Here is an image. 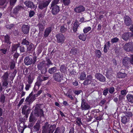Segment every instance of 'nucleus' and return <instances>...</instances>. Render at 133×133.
Wrapping results in <instances>:
<instances>
[{
  "mask_svg": "<svg viewBox=\"0 0 133 133\" xmlns=\"http://www.w3.org/2000/svg\"><path fill=\"white\" fill-rule=\"evenodd\" d=\"M55 126L51 125L46 122L42 127V133H53L55 130Z\"/></svg>",
  "mask_w": 133,
  "mask_h": 133,
  "instance_id": "f257e3e1",
  "label": "nucleus"
},
{
  "mask_svg": "<svg viewBox=\"0 0 133 133\" xmlns=\"http://www.w3.org/2000/svg\"><path fill=\"white\" fill-rule=\"evenodd\" d=\"M36 57H34L32 59V56H31L26 57L24 60L25 64L26 65H29L32 63L34 64L36 61Z\"/></svg>",
  "mask_w": 133,
  "mask_h": 133,
  "instance_id": "f03ea898",
  "label": "nucleus"
},
{
  "mask_svg": "<svg viewBox=\"0 0 133 133\" xmlns=\"http://www.w3.org/2000/svg\"><path fill=\"white\" fill-rule=\"evenodd\" d=\"M9 74L8 72L7 71L4 72V74L1 77V80L3 87H6L8 85L9 83L8 80L9 79Z\"/></svg>",
  "mask_w": 133,
  "mask_h": 133,
  "instance_id": "7ed1b4c3",
  "label": "nucleus"
},
{
  "mask_svg": "<svg viewBox=\"0 0 133 133\" xmlns=\"http://www.w3.org/2000/svg\"><path fill=\"white\" fill-rule=\"evenodd\" d=\"M40 105H37L35 108L34 114L37 117H44L43 112L41 108Z\"/></svg>",
  "mask_w": 133,
  "mask_h": 133,
  "instance_id": "20e7f679",
  "label": "nucleus"
},
{
  "mask_svg": "<svg viewBox=\"0 0 133 133\" xmlns=\"http://www.w3.org/2000/svg\"><path fill=\"white\" fill-rule=\"evenodd\" d=\"M24 9V8L23 7L20 5H17L13 9L12 12H11V17H14V15H16L18 14L19 11Z\"/></svg>",
  "mask_w": 133,
  "mask_h": 133,
  "instance_id": "39448f33",
  "label": "nucleus"
},
{
  "mask_svg": "<svg viewBox=\"0 0 133 133\" xmlns=\"http://www.w3.org/2000/svg\"><path fill=\"white\" fill-rule=\"evenodd\" d=\"M63 77L62 74L60 72L54 73L53 76V77L54 80L58 82H60L63 80Z\"/></svg>",
  "mask_w": 133,
  "mask_h": 133,
  "instance_id": "423d86ee",
  "label": "nucleus"
},
{
  "mask_svg": "<svg viewBox=\"0 0 133 133\" xmlns=\"http://www.w3.org/2000/svg\"><path fill=\"white\" fill-rule=\"evenodd\" d=\"M32 92L26 98L25 101L27 104H29L36 99V95H33Z\"/></svg>",
  "mask_w": 133,
  "mask_h": 133,
  "instance_id": "0eeeda50",
  "label": "nucleus"
},
{
  "mask_svg": "<svg viewBox=\"0 0 133 133\" xmlns=\"http://www.w3.org/2000/svg\"><path fill=\"white\" fill-rule=\"evenodd\" d=\"M124 49L128 51H130L133 53V43L129 42L125 44L124 47Z\"/></svg>",
  "mask_w": 133,
  "mask_h": 133,
  "instance_id": "6e6552de",
  "label": "nucleus"
},
{
  "mask_svg": "<svg viewBox=\"0 0 133 133\" xmlns=\"http://www.w3.org/2000/svg\"><path fill=\"white\" fill-rule=\"evenodd\" d=\"M57 42L58 43H63L65 40L64 36L61 34H58L56 35Z\"/></svg>",
  "mask_w": 133,
  "mask_h": 133,
  "instance_id": "1a4fd4ad",
  "label": "nucleus"
},
{
  "mask_svg": "<svg viewBox=\"0 0 133 133\" xmlns=\"http://www.w3.org/2000/svg\"><path fill=\"white\" fill-rule=\"evenodd\" d=\"M133 37V32H125L122 36V38L125 41L129 39L131 37Z\"/></svg>",
  "mask_w": 133,
  "mask_h": 133,
  "instance_id": "9d476101",
  "label": "nucleus"
},
{
  "mask_svg": "<svg viewBox=\"0 0 133 133\" xmlns=\"http://www.w3.org/2000/svg\"><path fill=\"white\" fill-rule=\"evenodd\" d=\"M30 112V108L26 105H24L22 109V113L24 115H28Z\"/></svg>",
  "mask_w": 133,
  "mask_h": 133,
  "instance_id": "9b49d317",
  "label": "nucleus"
},
{
  "mask_svg": "<svg viewBox=\"0 0 133 133\" xmlns=\"http://www.w3.org/2000/svg\"><path fill=\"white\" fill-rule=\"evenodd\" d=\"M84 99L82 100L81 107L82 110H88L90 108V106L86 102H85Z\"/></svg>",
  "mask_w": 133,
  "mask_h": 133,
  "instance_id": "f8f14e48",
  "label": "nucleus"
},
{
  "mask_svg": "<svg viewBox=\"0 0 133 133\" xmlns=\"http://www.w3.org/2000/svg\"><path fill=\"white\" fill-rule=\"evenodd\" d=\"M30 26L28 25H23L22 26V30L24 34H27L29 33Z\"/></svg>",
  "mask_w": 133,
  "mask_h": 133,
  "instance_id": "ddd939ff",
  "label": "nucleus"
},
{
  "mask_svg": "<svg viewBox=\"0 0 133 133\" xmlns=\"http://www.w3.org/2000/svg\"><path fill=\"white\" fill-rule=\"evenodd\" d=\"M124 23L127 26H129L131 25L132 21L129 16H124Z\"/></svg>",
  "mask_w": 133,
  "mask_h": 133,
  "instance_id": "4468645a",
  "label": "nucleus"
},
{
  "mask_svg": "<svg viewBox=\"0 0 133 133\" xmlns=\"http://www.w3.org/2000/svg\"><path fill=\"white\" fill-rule=\"evenodd\" d=\"M24 4L27 7L31 9H36L37 7L32 2L30 1H26L24 2Z\"/></svg>",
  "mask_w": 133,
  "mask_h": 133,
  "instance_id": "2eb2a0df",
  "label": "nucleus"
},
{
  "mask_svg": "<svg viewBox=\"0 0 133 133\" xmlns=\"http://www.w3.org/2000/svg\"><path fill=\"white\" fill-rule=\"evenodd\" d=\"M92 78H93V77L91 75H89L88 76L83 83L84 85H87L90 84L91 81L92 80Z\"/></svg>",
  "mask_w": 133,
  "mask_h": 133,
  "instance_id": "dca6fc26",
  "label": "nucleus"
},
{
  "mask_svg": "<svg viewBox=\"0 0 133 133\" xmlns=\"http://www.w3.org/2000/svg\"><path fill=\"white\" fill-rule=\"evenodd\" d=\"M85 10V8L83 6L81 5L77 7L74 9V11L77 13H80L84 11Z\"/></svg>",
  "mask_w": 133,
  "mask_h": 133,
  "instance_id": "f3484780",
  "label": "nucleus"
},
{
  "mask_svg": "<svg viewBox=\"0 0 133 133\" xmlns=\"http://www.w3.org/2000/svg\"><path fill=\"white\" fill-rule=\"evenodd\" d=\"M46 63L45 61L39 62L37 65V68L39 70H41L46 68Z\"/></svg>",
  "mask_w": 133,
  "mask_h": 133,
  "instance_id": "a211bd4d",
  "label": "nucleus"
},
{
  "mask_svg": "<svg viewBox=\"0 0 133 133\" xmlns=\"http://www.w3.org/2000/svg\"><path fill=\"white\" fill-rule=\"evenodd\" d=\"M52 8V12L54 15L56 14L60 10L59 6L58 5H54Z\"/></svg>",
  "mask_w": 133,
  "mask_h": 133,
  "instance_id": "6ab92c4d",
  "label": "nucleus"
},
{
  "mask_svg": "<svg viewBox=\"0 0 133 133\" xmlns=\"http://www.w3.org/2000/svg\"><path fill=\"white\" fill-rule=\"evenodd\" d=\"M95 77L101 81L104 82L105 81V78L100 73L96 74L95 75Z\"/></svg>",
  "mask_w": 133,
  "mask_h": 133,
  "instance_id": "aec40b11",
  "label": "nucleus"
},
{
  "mask_svg": "<svg viewBox=\"0 0 133 133\" xmlns=\"http://www.w3.org/2000/svg\"><path fill=\"white\" fill-rule=\"evenodd\" d=\"M51 31V27H49L46 29L44 32V37L45 38L48 37Z\"/></svg>",
  "mask_w": 133,
  "mask_h": 133,
  "instance_id": "412c9836",
  "label": "nucleus"
},
{
  "mask_svg": "<svg viewBox=\"0 0 133 133\" xmlns=\"http://www.w3.org/2000/svg\"><path fill=\"white\" fill-rule=\"evenodd\" d=\"M129 58V57H125L123 59L122 63L123 65L125 66H128L129 64L130 63Z\"/></svg>",
  "mask_w": 133,
  "mask_h": 133,
  "instance_id": "4be33fe9",
  "label": "nucleus"
},
{
  "mask_svg": "<svg viewBox=\"0 0 133 133\" xmlns=\"http://www.w3.org/2000/svg\"><path fill=\"white\" fill-rule=\"evenodd\" d=\"M34 49V45L32 43H30L29 45L27 46V51L28 53L32 52Z\"/></svg>",
  "mask_w": 133,
  "mask_h": 133,
  "instance_id": "5701e85b",
  "label": "nucleus"
},
{
  "mask_svg": "<svg viewBox=\"0 0 133 133\" xmlns=\"http://www.w3.org/2000/svg\"><path fill=\"white\" fill-rule=\"evenodd\" d=\"M45 23L44 21H43L42 22L38 24L37 26L39 28V32L43 31L44 29Z\"/></svg>",
  "mask_w": 133,
  "mask_h": 133,
  "instance_id": "b1692460",
  "label": "nucleus"
},
{
  "mask_svg": "<svg viewBox=\"0 0 133 133\" xmlns=\"http://www.w3.org/2000/svg\"><path fill=\"white\" fill-rule=\"evenodd\" d=\"M121 122L123 124H125L128 121L129 117L128 116H124L121 117Z\"/></svg>",
  "mask_w": 133,
  "mask_h": 133,
  "instance_id": "393cba45",
  "label": "nucleus"
},
{
  "mask_svg": "<svg viewBox=\"0 0 133 133\" xmlns=\"http://www.w3.org/2000/svg\"><path fill=\"white\" fill-rule=\"evenodd\" d=\"M78 53H79V50L77 48H74L71 49L69 53L70 56L75 55Z\"/></svg>",
  "mask_w": 133,
  "mask_h": 133,
  "instance_id": "a878e982",
  "label": "nucleus"
},
{
  "mask_svg": "<svg viewBox=\"0 0 133 133\" xmlns=\"http://www.w3.org/2000/svg\"><path fill=\"white\" fill-rule=\"evenodd\" d=\"M74 25L73 30L74 32H76L77 31L78 28L79 26V23L77 21H76Z\"/></svg>",
  "mask_w": 133,
  "mask_h": 133,
  "instance_id": "bb28decb",
  "label": "nucleus"
},
{
  "mask_svg": "<svg viewBox=\"0 0 133 133\" xmlns=\"http://www.w3.org/2000/svg\"><path fill=\"white\" fill-rule=\"evenodd\" d=\"M57 70V68L56 67H54L49 68L48 70V72L51 74H53L56 72Z\"/></svg>",
  "mask_w": 133,
  "mask_h": 133,
  "instance_id": "cd10ccee",
  "label": "nucleus"
},
{
  "mask_svg": "<svg viewBox=\"0 0 133 133\" xmlns=\"http://www.w3.org/2000/svg\"><path fill=\"white\" fill-rule=\"evenodd\" d=\"M126 97L129 102L133 103V95L128 94L127 95Z\"/></svg>",
  "mask_w": 133,
  "mask_h": 133,
  "instance_id": "c85d7f7f",
  "label": "nucleus"
},
{
  "mask_svg": "<svg viewBox=\"0 0 133 133\" xmlns=\"http://www.w3.org/2000/svg\"><path fill=\"white\" fill-rule=\"evenodd\" d=\"M40 127L39 122L38 121L36 123L34 127V128L35 131H38L40 129Z\"/></svg>",
  "mask_w": 133,
  "mask_h": 133,
  "instance_id": "c756f323",
  "label": "nucleus"
},
{
  "mask_svg": "<svg viewBox=\"0 0 133 133\" xmlns=\"http://www.w3.org/2000/svg\"><path fill=\"white\" fill-rule=\"evenodd\" d=\"M19 46V44H13L12 46V52L14 53V51H16L17 49Z\"/></svg>",
  "mask_w": 133,
  "mask_h": 133,
  "instance_id": "7c9ffc66",
  "label": "nucleus"
},
{
  "mask_svg": "<svg viewBox=\"0 0 133 133\" xmlns=\"http://www.w3.org/2000/svg\"><path fill=\"white\" fill-rule=\"evenodd\" d=\"M67 30L66 26L65 25H63L61 26L60 28V31L62 33H64Z\"/></svg>",
  "mask_w": 133,
  "mask_h": 133,
  "instance_id": "2f4dec72",
  "label": "nucleus"
},
{
  "mask_svg": "<svg viewBox=\"0 0 133 133\" xmlns=\"http://www.w3.org/2000/svg\"><path fill=\"white\" fill-rule=\"evenodd\" d=\"M87 36L85 34H82L79 35L78 37L80 39L85 41L86 39Z\"/></svg>",
  "mask_w": 133,
  "mask_h": 133,
  "instance_id": "473e14b6",
  "label": "nucleus"
},
{
  "mask_svg": "<svg viewBox=\"0 0 133 133\" xmlns=\"http://www.w3.org/2000/svg\"><path fill=\"white\" fill-rule=\"evenodd\" d=\"M41 84V82L37 81V82L35 83V84L34 88V90L35 91H37V90L36 89V88L38 89L39 87Z\"/></svg>",
  "mask_w": 133,
  "mask_h": 133,
  "instance_id": "72a5a7b5",
  "label": "nucleus"
},
{
  "mask_svg": "<svg viewBox=\"0 0 133 133\" xmlns=\"http://www.w3.org/2000/svg\"><path fill=\"white\" fill-rule=\"evenodd\" d=\"M32 113L30 114V116L29 117V122H35L36 121V119L35 118V117H34Z\"/></svg>",
  "mask_w": 133,
  "mask_h": 133,
  "instance_id": "f704fd0d",
  "label": "nucleus"
},
{
  "mask_svg": "<svg viewBox=\"0 0 133 133\" xmlns=\"http://www.w3.org/2000/svg\"><path fill=\"white\" fill-rule=\"evenodd\" d=\"M17 72V70L16 69H15L14 71L11 72V73H10V78L13 79L16 76Z\"/></svg>",
  "mask_w": 133,
  "mask_h": 133,
  "instance_id": "c9c22d12",
  "label": "nucleus"
},
{
  "mask_svg": "<svg viewBox=\"0 0 133 133\" xmlns=\"http://www.w3.org/2000/svg\"><path fill=\"white\" fill-rule=\"evenodd\" d=\"M66 67L64 64L62 65L60 69L61 71L63 73H64L66 71Z\"/></svg>",
  "mask_w": 133,
  "mask_h": 133,
  "instance_id": "e433bc0d",
  "label": "nucleus"
},
{
  "mask_svg": "<svg viewBox=\"0 0 133 133\" xmlns=\"http://www.w3.org/2000/svg\"><path fill=\"white\" fill-rule=\"evenodd\" d=\"M10 37L8 35H6L4 36V41L5 43L10 44L11 42L10 41Z\"/></svg>",
  "mask_w": 133,
  "mask_h": 133,
  "instance_id": "4c0bfd02",
  "label": "nucleus"
},
{
  "mask_svg": "<svg viewBox=\"0 0 133 133\" xmlns=\"http://www.w3.org/2000/svg\"><path fill=\"white\" fill-rule=\"evenodd\" d=\"M21 43L23 45H26L27 46L30 44V42L26 38H25L23 39Z\"/></svg>",
  "mask_w": 133,
  "mask_h": 133,
  "instance_id": "58836bf2",
  "label": "nucleus"
},
{
  "mask_svg": "<svg viewBox=\"0 0 133 133\" xmlns=\"http://www.w3.org/2000/svg\"><path fill=\"white\" fill-rule=\"evenodd\" d=\"M38 6L39 8L41 10H43L44 8H46V7L42 2H41L39 3Z\"/></svg>",
  "mask_w": 133,
  "mask_h": 133,
  "instance_id": "ea45409f",
  "label": "nucleus"
},
{
  "mask_svg": "<svg viewBox=\"0 0 133 133\" xmlns=\"http://www.w3.org/2000/svg\"><path fill=\"white\" fill-rule=\"evenodd\" d=\"M51 0H44L42 2L46 8L51 2Z\"/></svg>",
  "mask_w": 133,
  "mask_h": 133,
  "instance_id": "a19ab883",
  "label": "nucleus"
},
{
  "mask_svg": "<svg viewBox=\"0 0 133 133\" xmlns=\"http://www.w3.org/2000/svg\"><path fill=\"white\" fill-rule=\"evenodd\" d=\"M5 96L4 94H1L0 97V101L2 104L4 103L5 102Z\"/></svg>",
  "mask_w": 133,
  "mask_h": 133,
  "instance_id": "79ce46f5",
  "label": "nucleus"
},
{
  "mask_svg": "<svg viewBox=\"0 0 133 133\" xmlns=\"http://www.w3.org/2000/svg\"><path fill=\"white\" fill-rule=\"evenodd\" d=\"M86 76L85 72H83L80 74V79L81 80H84Z\"/></svg>",
  "mask_w": 133,
  "mask_h": 133,
  "instance_id": "37998d69",
  "label": "nucleus"
},
{
  "mask_svg": "<svg viewBox=\"0 0 133 133\" xmlns=\"http://www.w3.org/2000/svg\"><path fill=\"white\" fill-rule=\"evenodd\" d=\"M117 76H120L121 77V78H124L127 76L126 74L125 73H122L119 72L117 74Z\"/></svg>",
  "mask_w": 133,
  "mask_h": 133,
  "instance_id": "c03bdc74",
  "label": "nucleus"
},
{
  "mask_svg": "<svg viewBox=\"0 0 133 133\" xmlns=\"http://www.w3.org/2000/svg\"><path fill=\"white\" fill-rule=\"evenodd\" d=\"M59 1V0H53L51 4V7H52L54 5H57V4H58Z\"/></svg>",
  "mask_w": 133,
  "mask_h": 133,
  "instance_id": "a18cd8bd",
  "label": "nucleus"
},
{
  "mask_svg": "<svg viewBox=\"0 0 133 133\" xmlns=\"http://www.w3.org/2000/svg\"><path fill=\"white\" fill-rule=\"evenodd\" d=\"M96 56L98 58L101 57V51L99 50H97L95 52Z\"/></svg>",
  "mask_w": 133,
  "mask_h": 133,
  "instance_id": "49530a36",
  "label": "nucleus"
},
{
  "mask_svg": "<svg viewBox=\"0 0 133 133\" xmlns=\"http://www.w3.org/2000/svg\"><path fill=\"white\" fill-rule=\"evenodd\" d=\"M46 61L47 62V63H46V66H47L48 67H49L50 65H52L53 64V63L51 62L49 59L48 58L46 59Z\"/></svg>",
  "mask_w": 133,
  "mask_h": 133,
  "instance_id": "de8ad7c7",
  "label": "nucleus"
},
{
  "mask_svg": "<svg viewBox=\"0 0 133 133\" xmlns=\"http://www.w3.org/2000/svg\"><path fill=\"white\" fill-rule=\"evenodd\" d=\"M63 2L65 5H68L70 3V0H63Z\"/></svg>",
  "mask_w": 133,
  "mask_h": 133,
  "instance_id": "09e8293b",
  "label": "nucleus"
},
{
  "mask_svg": "<svg viewBox=\"0 0 133 133\" xmlns=\"http://www.w3.org/2000/svg\"><path fill=\"white\" fill-rule=\"evenodd\" d=\"M91 29V28L89 26L83 29V32L85 34L87 33Z\"/></svg>",
  "mask_w": 133,
  "mask_h": 133,
  "instance_id": "8fccbe9b",
  "label": "nucleus"
},
{
  "mask_svg": "<svg viewBox=\"0 0 133 133\" xmlns=\"http://www.w3.org/2000/svg\"><path fill=\"white\" fill-rule=\"evenodd\" d=\"M33 81V79L30 75H29L28 77V83L31 84Z\"/></svg>",
  "mask_w": 133,
  "mask_h": 133,
  "instance_id": "3c124183",
  "label": "nucleus"
},
{
  "mask_svg": "<svg viewBox=\"0 0 133 133\" xmlns=\"http://www.w3.org/2000/svg\"><path fill=\"white\" fill-rule=\"evenodd\" d=\"M119 41V39L117 37H115L111 39V42L112 43H116Z\"/></svg>",
  "mask_w": 133,
  "mask_h": 133,
  "instance_id": "603ef678",
  "label": "nucleus"
},
{
  "mask_svg": "<svg viewBox=\"0 0 133 133\" xmlns=\"http://www.w3.org/2000/svg\"><path fill=\"white\" fill-rule=\"evenodd\" d=\"M41 71V73L42 74H44L46 75V73H47V71L46 68L43 69L41 70H40Z\"/></svg>",
  "mask_w": 133,
  "mask_h": 133,
  "instance_id": "864d4df0",
  "label": "nucleus"
},
{
  "mask_svg": "<svg viewBox=\"0 0 133 133\" xmlns=\"http://www.w3.org/2000/svg\"><path fill=\"white\" fill-rule=\"evenodd\" d=\"M17 0H10V4L11 6H13L16 2Z\"/></svg>",
  "mask_w": 133,
  "mask_h": 133,
  "instance_id": "5fc2aeb1",
  "label": "nucleus"
},
{
  "mask_svg": "<svg viewBox=\"0 0 133 133\" xmlns=\"http://www.w3.org/2000/svg\"><path fill=\"white\" fill-rule=\"evenodd\" d=\"M19 50L21 52H24L25 51V49L24 46H20Z\"/></svg>",
  "mask_w": 133,
  "mask_h": 133,
  "instance_id": "6e6d98bb",
  "label": "nucleus"
},
{
  "mask_svg": "<svg viewBox=\"0 0 133 133\" xmlns=\"http://www.w3.org/2000/svg\"><path fill=\"white\" fill-rule=\"evenodd\" d=\"M35 14V12L33 11H30L29 12V16L30 17H32Z\"/></svg>",
  "mask_w": 133,
  "mask_h": 133,
  "instance_id": "4d7b16f0",
  "label": "nucleus"
},
{
  "mask_svg": "<svg viewBox=\"0 0 133 133\" xmlns=\"http://www.w3.org/2000/svg\"><path fill=\"white\" fill-rule=\"evenodd\" d=\"M15 66V64L14 62H12L10 65V69L11 70L13 69H14Z\"/></svg>",
  "mask_w": 133,
  "mask_h": 133,
  "instance_id": "13d9d810",
  "label": "nucleus"
},
{
  "mask_svg": "<svg viewBox=\"0 0 133 133\" xmlns=\"http://www.w3.org/2000/svg\"><path fill=\"white\" fill-rule=\"evenodd\" d=\"M82 92V91L81 90H75L74 91V93L77 95L79 94Z\"/></svg>",
  "mask_w": 133,
  "mask_h": 133,
  "instance_id": "bf43d9fd",
  "label": "nucleus"
},
{
  "mask_svg": "<svg viewBox=\"0 0 133 133\" xmlns=\"http://www.w3.org/2000/svg\"><path fill=\"white\" fill-rule=\"evenodd\" d=\"M7 49H1L0 50V52L1 53H3V54H5L7 51Z\"/></svg>",
  "mask_w": 133,
  "mask_h": 133,
  "instance_id": "052dcab7",
  "label": "nucleus"
},
{
  "mask_svg": "<svg viewBox=\"0 0 133 133\" xmlns=\"http://www.w3.org/2000/svg\"><path fill=\"white\" fill-rule=\"evenodd\" d=\"M35 122H29L28 126V127L29 128H32L34 125Z\"/></svg>",
  "mask_w": 133,
  "mask_h": 133,
  "instance_id": "680f3d73",
  "label": "nucleus"
},
{
  "mask_svg": "<svg viewBox=\"0 0 133 133\" xmlns=\"http://www.w3.org/2000/svg\"><path fill=\"white\" fill-rule=\"evenodd\" d=\"M127 93V91L126 90H122L121 91V94L123 95H125Z\"/></svg>",
  "mask_w": 133,
  "mask_h": 133,
  "instance_id": "e2e57ef3",
  "label": "nucleus"
},
{
  "mask_svg": "<svg viewBox=\"0 0 133 133\" xmlns=\"http://www.w3.org/2000/svg\"><path fill=\"white\" fill-rule=\"evenodd\" d=\"M28 117V115H25L24 117L22 118V122H24L26 120Z\"/></svg>",
  "mask_w": 133,
  "mask_h": 133,
  "instance_id": "0e129e2a",
  "label": "nucleus"
},
{
  "mask_svg": "<svg viewBox=\"0 0 133 133\" xmlns=\"http://www.w3.org/2000/svg\"><path fill=\"white\" fill-rule=\"evenodd\" d=\"M14 26V25L13 24H11L10 25H8L6 26V28L8 29H10L12 28Z\"/></svg>",
  "mask_w": 133,
  "mask_h": 133,
  "instance_id": "69168bd1",
  "label": "nucleus"
},
{
  "mask_svg": "<svg viewBox=\"0 0 133 133\" xmlns=\"http://www.w3.org/2000/svg\"><path fill=\"white\" fill-rule=\"evenodd\" d=\"M66 96L68 97L69 98H70L72 100L73 99V97H72L71 95L69 93H67L66 94H65Z\"/></svg>",
  "mask_w": 133,
  "mask_h": 133,
  "instance_id": "338daca9",
  "label": "nucleus"
},
{
  "mask_svg": "<svg viewBox=\"0 0 133 133\" xmlns=\"http://www.w3.org/2000/svg\"><path fill=\"white\" fill-rule=\"evenodd\" d=\"M54 133H61V132L60 131L59 127L56 128Z\"/></svg>",
  "mask_w": 133,
  "mask_h": 133,
  "instance_id": "774afa93",
  "label": "nucleus"
}]
</instances>
